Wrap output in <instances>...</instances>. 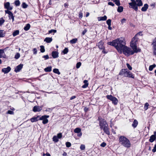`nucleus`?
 <instances>
[{"mask_svg":"<svg viewBox=\"0 0 156 156\" xmlns=\"http://www.w3.org/2000/svg\"><path fill=\"white\" fill-rule=\"evenodd\" d=\"M138 34H136L132 38L130 42V46L134 52L137 53L140 51V49L137 48V44L138 38L137 37Z\"/></svg>","mask_w":156,"mask_h":156,"instance_id":"obj_2","label":"nucleus"},{"mask_svg":"<svg viewBox=\"0 0 156 156\" xmlns=\"http://www.w3.org/2000/svg\"><path fill=\"white\" fill-rule=\"evenodd\" d=\"M30 25L28 23L26 25V26L24 27V29L25 30L27 31L30 29Z\"/></svg>","mask_w":156,"mask_h":156,"instance_id":"obj_25","label":"nucleus"},{"mask_svg":"<svg viewBox=\"0 0 156 156\" xmlns=\"http://www.w3.org/2000/svg\"><path fill=\"white\" fill-rule=\"evenodd\" d=\"M83 83L84 84L82 86V87L83 88H86L87 87L88 85V81L87 80H84Z\"/></svg>","mask_w":156,"mask_h":156,"instance_id":"obj_20","label":"nucleus"},{"mask_svg":"<svg viewBox=\"0 0 156 156\" xmlns=\"http://www.w3.org/2000/svg\"><path fill=\"white\" fill-rule=\"evenodd\" d=\"M111 20L110 19H108L106 21V23L108 25H111Z\"/></svg>","mask_w":156,"mask_h":156,"instance_id":"obj_46","label":"nucleus"},{"mask_svg":"<svg viewBox=\"0 0 156 156\" xmlns=\"http://www.w3.org/2000/svg\"><path fill=\"white\" fill-rule=\"evenodd\" d=\"M102 129L105 131V132L107 134L109 135L110 134L109 131L108 127H101Z\"/></svg>","mask_w":156,"mask_h":156,"instance_id":"obj_21","label":"nucleus"},{"mask_svg":"<svg viewBox=\"0 0 156 156\" xmlns=\"http://www.w3.org/2000/svg\"><path fill=\"white\" fill-rule=\"evenodd\" d=\"M152 151L154 153L156 151V144L154 145L153 149L152 150Z\"/></svg>","mask_w":156,"mask_h":156,"instance_id":"obj_53","label":"nucleus"},{"mask_svg":"<svg viewBox=\"0 0 156 156\" xmlns=\"http://www.w3.org/2000/svg\"><path fill=\"white\" fill-rule=\"evenodd\" d=\"M5 20L2 18H0V25L1 26L5 22Z\"/></svg>","mask_w":156,"mask_h":156,"instance_id":"obj_38","label":"nucleus"},{"mask_svg":"<svg viewBox=\"0 0 156 156\" xmlns=\"http://www.w3.org/2000/svg\"><path fill=\"white\" fill-rule=\"evenodd\" d=\"M117 11L119 12H122L123 10V7L122 6H118Z\"/></svg>","mask_w":156,"mask_h":156,"instance_id":"obj_26","label":"nucleus"},{"mask_svg":"<svg viewBox=\"0 0 156 156\" xmlns=\"http://www.w3.org/2000/svg\"><path fill=\"white\" fill-rule=\"evenodd\" d=\"M7 113L10 114H13L14 113L11 110H9L7 112Z\"/></svg>","mask_w":156,"mask_h":156,"instance_id":"obj_55","label":"nucleus"},{"mask_svg":"<svg viewBox=\"0 0 156 156\" xmlns=\"http://www.w3.org/2000/svg\"><path fill=\"white\" fill-rule=\"evenodd\" d=\"M9 19H12V21L13 22L14 20V16H13V13L12 12H11L9 14Z\"/></svg>","mask_w":156,"mask_h":156,"instance_id":"obj_22","label":"nucleus"},{"mask_svg":"<svg viewBox=\"0 0 156 156\" xmlns=\"http://www.w3.org/2000/svg\"><path fill=\"white\" fill-rule=\"evenodd\" d=\"M123 52L124 54L126 55L129 56L130 55H133L134 54V51H133L131 49L125 45L124 46L123 48H122V50H121V53Z\"/></svg>","mask_w":156,"mask_h":156,"instance_id":"obj_6","label":"nucleus"},{"mask_svg":"<svg viewBox=\"0 0 156 156\" xmlns=\"http://www.w3.org/2000/svg\"><path fill=\"white\" fill-rule=\"evenodd\" d=\"M42 109L41 107L35 106H34L33 108V110L34 112H39L41 111Z\"/></svg>","mask_w":156,"mask_h":156,"instance_id":"obj_14","label":"nucleus"},{"mask_svg":"<svg viewBox=\"0 0 156 156\" xmlns=\"http://www.w3.org/2000/svg\"><path fill=\"white\" fill-rule=\"evenodd\" d=\"M43 58H44L45 59H48L49 58L48 55L43 56Z\"/></svg>","mask_w":156,"mask_h":156,"instance_id":"obj_56","label":"nucleus"},{"mask_svg":"<svg viewBox=\"0 0 156 156\" xmlns=\"http://www.w3.org/2000/svg\"><path fill=\"white\" fill-rule=\"evenodd\" d=\"M11 68L8 66L6 68H4L2 69V72L4 73H9L11 70Z\"/></svg>","mask_w":156,"mask_h":156,"instance_id":"obj_13","label":"nucleus"},{"mask_svg":"<svg viewBox=\"0 0 156 156\" xmlns=\"http://www.w3.org/2000/svg\"><path fill=\"white\" fill-rule=\"evenodd\" d=\"M98 47L100 49H103L104 48V46L102 44V42H100L98 43Z\"/></svg>","mask_w":156,"mask_h":156,"instance_id":"obj_35","label":"nucleus"},{"mask_svg":"<svg viewBox=\"0 0 156 156\" xmlns=\"http://www.w3.org/2000/svg\"><path fill=\"white\" fill-rule=\"evenodd\" d=\"M58 137V139H60L62 137V134L61 133H59L58 134L57 136Z\"/></svg>","mask_w":156,"mask_h":156,"instance_id":"obj_49","label":"nucleus"},{"mask_svg":"<svg viewBox=\"0 0 156 156\" xmlns=\"http://www.w3.org/2000/svg\"><path fill=\"white\" fill-rule=\"evenodd\" d=\"M20 2L19 0H16L14 2V4L16 6H19L20 5Z\"/></svg>","mask_w":156,"mask_h":156,"instance_id":"obj_40","label":"nucleus"},{"mask_svg":"<svg viewBox=\"0 0 156 156\" xmlns=\"http://www.w3.org/2000/svg\"><path fill=\"white\" fill-rule=\"evenodd\" d=\"M79 16L80 18H81L83 17V13L81 12H80L79 13Z\"/></svg>","mask_w":156,"mask_h":156,"instance_id":"obj_58","label":"nucleus"},{"mask_svg":"<svg viewBox=\"0 0 156 156\" xmlns=\"http://www.w3.org/2000/svg\"><path fill=\"white\" fill-rule=\"evenodd\" d=\"M58 137L56 136H54L53 138V141L55 142H58Z\"/></svg>","mask_w":156,"mask_h":156,"instance_id":"obj_28","label":"nucleus"},{"mask_svg":"<svg viewBox=\"0 0 156 156\" xmlns=\"http://www.w3.org/2000/svg\"><path fill=\"white\" fill-rule=\"evenodd\" d=\"M87 30L86 29H85L82 32V33L83 35H84L87 32Z\"/></svg>","mask_w":156,"mask_h":156,"instance_id":"obj_60","label":"nucleus"},{"mask_svg":"<svg viewBox=\"0 0 156 156\" xmlns=\"http://www.w3.org/2000/svg\"><path fill=\"white\" fill-rule=\"evenodd\" d=\"M27 5L25 2H23L22 4V7L23 8H26L27 7Z\"/></svg>","mask_w":156,"mask_h":156,"instance_id":"obj_43","label":"nucleus"},{"mask_svg":"<svg viewBox=\"0 0 156 156\" xmlns=\"http://www.w3.org/2000/svg\"><path fill=\"white\" fill-rule=\"evenodd\" d=\"M53 72L59 75L60 74V73L59 72L58 69H53Z\"/></svg>","mask_w":156,"mask_h":156,"instance_id":"obj_29","label":"nucleus"},{"mask_svg":"<svg viewBox=\"0 0 156 156\" xmlns=\"http://www.w3.org/2000/svg\"><path fill=\"white\" fill-rule=\"evenodd\" d=\"M126 19L125 18L122 19L121 21V22L122 24H123L124 23L126 22Z\"/></svg>","mask_w":156,"mask_h":156,"instance_id":"obj_52","label":"nucleus"},{"mask_svg":"<svg viewBox=\"0 0 156 156\" xmlns=\"http://www.w3.org/2000/svg\"><path fill=\"white\" fill-rule=\"evenodd\" d=\"M99 120V125L101 127H107L108 125L106 122L102 119L98 118Z\"/></svg>","mask_w":156,"mask_h":156,"instance_id":"obj_9","label":"nucleus"},{"mask_svg":"<svg viewBox=\"0 0 156 156\" xmlns=\"http://www.w3.org/2000/svg\"><path fill=\"white\" fill-rule=\"evenodd\" d=\"M75 98H76L75 96H73L70 98V100H72V99H73Z\"/></svg>","mask_w":156,"mask_h":156,"instance_id":"obj_63","label":"nucleus"},{"mask_svg":"<svg viewBox=\"0 0 156 156\" xmlns=\"http://www.w3.org/2000/svg\"><path fill=\"white\" fill-rule=\"evenodd\" d=\"M77 40L76 38H74L70 40V43L72 44H75Z\"/></svg>","mask_w":156,"mask_h":156,"instance_id":"obj_32","label":"nucleus"},{"mask_svg":"<svg viewBox=\"0 0 156 156\" xmlns=\"http://www.w3.org/2000/svg\"><path fill=\"white\" fill-rule=\"evenodd\" d=\"M66 147H70L71 145V144L69 142H67L66 143Z\"/></svg>","mask_w":156,"mask_h":156,"instance_id":"obj_45","label":"nucleus"},{"mask_svg":"<svg viewBox=\"0 0 156 156\" xmlns=\"http://www.w3.org/2000/svg\"><path fill=\"white\" fill-rule=\"evenodd\" d=\"M49 117V116L44 115L42 116H40L39 120H42V123L44 124H45L48 122V120L47 119Z\"/></svg>","mask_w":156,"mask_h":156,"instance_id":"obj_8","label":"nucleus"},{"mask_svg":"<svg viewBox=\"0 0 156 156\" xmlns=\"http://www.w3.org/2000/svg\"><path fill=\"white\" fill-rule=\"evenodd\" d=\"M132 2L129 3L131 8L134 9L136 11L138 10V6H140L143 4L141 0H131Z\"/></svg>","mask_w":156,"mask_h":156,"instance_id":"obj_4","label":"nucleus"},{"mask_svg":"<svg viewBox=\"0 0 156 156\" xmlns=\"http://www.w3.org/2000/svg\"><path fill=\"white\" fill-rule=\"evenodd\" d=\"M106 97L108 99L111 101L112 103L115 105H116L117 104L118 100L115 97H113L112 95H108Z\"/></svg>","mask_w":156,"mask_h":156,"instance_id":"obj_7","label":"nucleus"},{"mask_svg":"<svg viewBox=\"0 0 156 156\" xmlns=\"http://www.w3.org/2000/svg\"><path fill=\"white\" fill-rule=\"evenodd\" d=\"M85 148V146L84 145L82 144L80 145V148L81 150H84Z\"/></svg>","mask_w":156,"mask_h":156,"instance_id":"obj_42","label":"nucleus"},{"mask_svg":"<svg viewBox=\"0 0 156 156\" xmlns=\"http://www.w3.org/2000/svg\"><path fill=\"white\" fill-rule=\"evenodd\" d=\"M138 124V121L136 119L134 120L133 122V123L132 124L133 127H136Z\"/></svg>","mask_w":156,"mask_h":156,"instance_id":"obj_30","label":"nucleus"},{"mask_svg":"<svg viewBox=\"0 0 156 156\" xmlns=\"http://www.w3.org/2000/svg\"><path fill=\"white\" fill-rule=\"evenodd\" d=\"M119 141L121 144L124 147L129 148L130 147L131 144L129 140L124 136H120L119 138Z\"/></svg>","mask_w":156,"mask_h":156,"instance_id":"obj_3","label":"nucleus"},{"mask_svg":"<svg viewBox=\"0 0 156 156\" xmlns=\"http://www.w3.org/2000/svg\"><path fill=\"white\" fill-rule=\"evenodd\" d=\"M68 51V49L67 48H65L63 51V53L65 54H67Z\"/></svg>","mask_w":156,"mask_h":156,"instance_id":"obj_44","label":"nucleus"},{"mask_svg":"<svg viewBox=\"0 0 156 156\" xmlns=\"http://www.w3.org/2000/svg\"><path fill=\"white\" fill-rule=\"evenodd\" d=\"M52 56L53 58H58V53L56 51H53L52 52Z\"/></svg>","mask_w":156,"mask_h":156,"instance_id":"obj_16","label":"nucleus"},{"mask_svg":"<svg viewBox=\"0 0 156 156\" xmlns=\"http://www.w3.org/2000/svg\"><path fill=\"white\" fill-rule=\"evenodd\" d=\"M126 65L127 67L130 70H131L132 69V67L129 63H127Z\"/></svg>","mask_w":156,"mask_h":156,"instance_id":"obj_50","label":"nucleus"},{"mask_svg":"<svg viewBox=\"0 0 156 156\" xmlns=\"http://www.w3.org/2000/svg\"><path fill=\"white\" fill-rule=\"evenodd\" d=\"M113 1L115 4L117 6H119L120 5V1L119 0H111Z\"/></svg>","mask_w":156,"mask_h":156,"instance_id":"obj_27","label":"nucleus"},{"mask_svg":"<svg viewBox=\"0 0 156 156\" xmlns=\"http://www.w3.org/2000/svg\"><path fill=\"white\" fill-rule=\"evenodd\" d=\"M106 143L105 142H103L101 144L100 146L102 147H104L106 146Z\"/></svg>","mask_w":156,"mask_h":156,"instance_id":"obj_54","label":"nucleus"},{"mask_svg":"<svg viewBox=\"0 0 156 156\" xmlns=\"http://www.w3.org/2000/svg\"><path fill=\"white\" fill-rule=\"evenodd\" d=\"M51 67L48 66L44 69V70L46 72H50L51 71Z\"/></svg>","mask_w":156,"mask_h":156,"instance_id":"obj_24","label":"nucleus"},{"mask_svg":"<svg viewBox=\"0 0 156 156\" xmlns=\"http://www.w3.org/2000/svg\"><path fill=\"white\" fill-rule=\"evenodd\" d=\"M57 30H56L52 29L48 31V34H50L52 33H55L56 32Z\"/></svg>","mask_w":156,"mask_h":156,"instance_id":"obj_37","label":"nucleus"},{"mask_svg":"<svg viewBox=\"0 0 156 156\" xmlns=\"http://www.w3.org/2000/svg\"><path fill=\"white\" fill-rule=\"evenodd\" d=\"M9 10H7L5 11V13H7L9 14L11 12L9 11Z\"/></svg>","mask_w":156,"mask_h":156,"instance_id":"obj_59","label":"nucleus"},{"mask_svg":"<svg viewBox=\"0 0 156 156\" xmlns=\"http://www.w3.org/2000/svg\"><path fill=\"white\" fill-rule=\"evenodd\" d=\"M153 44V47H155L156 48V39L154 40Z\"/></svg>","mask_w":156,"mask_h":156,"instance_id":"obj_47","label":"nucleus"},{"mask_svg":"<svg viewBox=\"0 0 156 156\" xmlns=\"http://www.w3.org/2000/svg\"><path fill=\"white\" fill-rule=\"evenodd\" d=\"M19 31L18 30H16L13 32L12 35L14 37H15L16 36L19 34Z\"/></svg>","mask_w":156,"mask_h":156,"instance_id":"obj_31","label":"nucleus"},{"mask_svg":"<svg viewBox=\"0 0 156 156\" xmlns=\"http://www.w3.org/2000/svg\"><path fill=\"white\" fill-rule=\"evenodd\" d=\"M23 67V65L20 64L16 67L15 69V71L16 72H19L22 69Z\"/></svg>","mask_w":156,"mask_h":156,"instance_id":"obj_11","label":"nucleus"},{"mask_svg":"<svg viewBox=\"0 0 156 156\" xmlns=\"http://www.w3.org/2000/svg\"><path fill=\"white\" fill-rule=\"evenodd\" d=\"M156 140V133H154V134L151 135L149 139V141L151 142H153L154 140Z\"/></svg>","mask_w":156,"mask_h":156,"instance_id":"obj_12","label":"nucleus"},{"mask_svg":"<svg viewBox=\"0 0 156 156\" xmlns=\"http://www.w3.org/2000/svg\"><path fill=\"white\" fill-rule=\"evenodd\" d=\"M119 74L123 77L134 78V76L131 72L129 71L127 69H122L119 72Z\"/></svg>","mask_w":156,"mask_h":156,"instance_id":"obj_5","label":"nucleus"},{"mask_svg":"<svg viewBox=\"0 0 156 156\" xmlns=\"http://www.w3.org/2000/svg\"><path fill=\"white\" fill-rule=\"evenodd\" d=\"M82 135V133L80 132V133H78L77 136H81Z\"/></svg>","mask_w":156,"mask_h":156,"instance_id":"obj_62","label":"nucleus"},{"mask_svg":"<svg viewBox=\"0 0 156 156\" xmlns=\"http://www.w3.org/2000/svg\"><path fill=\"white\" fill-rule=\"evenodd\" d=\"M40 48H41V49H40L41 52H42V53L44 52L45 51V49L44 48V47L43 45H41L40 46Z\"/></svg>","mask_w":156,"mask_h":156,"instance_id":"obj_36","label":"nucleus"},{"mask_svg":"<svg viewBox=\"0 0 156 156\" xmlns=\"http://www.w3.org/2000/svg\"><path fill=\"white\" fill-rule=\"evenodd\" d=\"M149 105V104L148 103H146L145 104L144 106V109L145 110H146L148 109Z\"/></svg>","mask_w":156,"mask_h":156,"instance_id":"obj_41","label":"nucleus"},{"mask_svg":"<svg viewBox=\"0 0 156 156\" xmlns=\"http://www.w3.org/2000/svg\"><path fill=\"white\" fill-rule=\"evenodd\" d=\"M20 56V55L19 53H16L15 56V58L16 59H18L19 58Z\"/></svg>","mask_w":156,"mask_h":156,"instance_id":"obj_39","label":"nucleus"},{"mask_svg":"<svg viewBox=\"0 0 156 156\" xmlns=\"http://www.w3.org/2000/svg\"><path fill=\"white\" fill-rule=\"evenodd\" d=\"M33 51L34 54L36 55L37 52V50L36 48H34L33 49Z\"/></svg>","mask_w":156,"mask_h":156,"instance_id":"obj_51","label":"nucleus"},{"mask_svg":"<svg viewBox=\"0 0 156 156\" xmlns=\"http://www.w3.org/2000/svg\"><path fill=\"white\" fill-rule=\"evenodd\" d=\"M148 5L147 4H145L144 5V6L141 8V10L142 11H146L148 8Z\"/></svg>","mask_w":156,"mask_h":156,"instance_id":"obj_18","label":"nucleus"},{"mask_svg":"<svg viewBox=\"0 0 156 156\" xmlns=\"http://www.w3.org/2000/svg\"><path fill=\"white\" fill-rule=\"evenodd\" d=\"M81 131V129L77 127L74 130V131L75 133H79Z\"/></svg>","mask_w":156,"mask_h":156,"instance_id":"obj_34","label":"nucleus"},{"mask_svg":"<svg viewBox=\"0 0 156 156\" xmlns=\"http://www.w3.org/2000/svg\"><path fill=\"white\" fill-rule=\"evenodd\" d=\"M153 48L154 49V53L156 55V48L155 47H153Z\"/></svg>","mask_w":156,"mask_h":156,"instance_id":"obj_61","label":"nucleus"},{"mask_svg":"<svg viewBox=\"0 0 156 156\" xmlns=\"http://www.w3.org/2000/svg\"><path fill=\"white\" fill-rule=\"evenodd\" d=\"M40 116L38 115L36 117H34L30 119V120L32 122H36L40 119Z\"/></svg>","mask_w":156,"mask_h":156,"instance_id":"obj_15","label":"nucleus"},{"mask_svg":"<svg viewBox=\"0 0 156 156\" xmlns=\"http://www.w3.org/2000/svg\"><path fill=\"white\" fill-rule=\"evenodd\" d=\"M81 65V63L80 62H78L76 64V68H79L80 67Z\"/></svg>","mask_w":156,"mask_h":156,"instance_id":"obj_48","label":"nucleus"},{"mask_svg":"<svg viewBox=\"0 0 156 156\" xmlns=\"http://www.w3.org/2000/svg\"><path fill=\"white\" fill-rule=\"evenodd\" d=\"M52 41V39L51 37H47L44 39V41L47 43H50Z\"/></svg>","mask_w":156,"mask_h":156,"instance_id":"obj_19","label":"nucleus"},{"mask_svg":"<svg viewBox=\"0 0 156 156\" xmlns=\"http://www.w3.org/2000/svg\"><path fill=\"white\" fill-rule=\"evenodd\" d=\"M5 32L3 30H0V37H2L5 35Z\"/></svg>","mask_w":156,"mask_h":156,"instance_id":"obj_23","label":"nucleus"},{"mask_svg":"<svg viewBox=\"0 0 156 156\" xmlns=\"http://www.w3.org/2000/svg\"><path fill=\"white\" fill-rule=\"evenodd\" d=\"M108 44L114 46L119 53H121V50L125 45L126 42L124 38L121 37L117 38L112 42H109Z\"/></svg>","mask_w":156,"mask_h":156,"instance_id":"obj_1","label":"nucleus"},{"mask_svg":"<svg viewBox=\"0 0 156 156\" xmlns=\"http://www.w3.org/2000/svg\"><path fill=\"white\" fill-rule=\"evenodd\" d=\"M155 66H156V65L155 64H154L153 65L150 66L149 67V70L150 71H152L153 69L155 67Z\"/></svg>","mask_w":156,"mask_h":156,"instance_id":"obj_33","label":"nucleus"},{"mask_svg":"<svg viewBox=\"0 0 156 156\" xmlns=\"http://www.w3.org/2000/svg\"><path fill=\"white\" fill-rule=\"evenodd\" d=\"M111 25H108V29H109V30H112V28L111 27Z\"/></svg>","mask_w":156,"mask_h":156,"instance_id":"obj_64","label":"nucleus"},{"mask_svg":"<svg viewBox=\"0 0 156 156\" xmlns=\"http://www.w3.org/2000/svg\"><path fill=\"white\" fill-rule=\"evenodd\" d=\"M108 5H111L113 6H114L115 5L112 2H108Z\"/></svg>","mask_w":156,"mask_h":156,"instance_id":"obj_57","label":"nucleus"},{"mask_svg":"<svg viewBox=\"0 0 156 156\" xmlns=\"http://www.w3.org/2000/svg\"><path fill=\"white\" fill-rule=\"evenodd\" d=\"M4 8L8 10H11L12 9V6L10 5V3L9 2H7L4 3Z\"/></svg>","mask_w":156,"mask_h":156,"instance_id":"obj_10","label":"nucleus"},{"mask_svg":"<svg viewBox=\"0 0 156 156\" xmlns=\"http://www.w3.org/2000/svg\"><path fill=\"white\" fill-rule=\"evenodd\" d=\"M107 17L106 16H104L103 17H99L98 18V20L99 21H105L106 20Z\"/></svg>","mask_w":156,"mask_h":156,"instance_id":"obj_17","label":"nucleus"}]
</instances>
